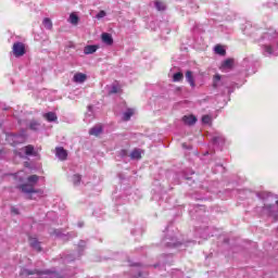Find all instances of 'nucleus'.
I'll list each match as a JSON object with an SVG mask.
<instances>
[{
	"mask_svg": "<svg viewBox=\"0 0 278 278\" xmlns=\"http://www.w3.org/2000/svg\"><path fill=\"white\" fill-rule=\"evenodd\" d=\"M12 52H13L14 58H23V55H25V53H26L25 43H23L21 41L13 43Z\"/></svg>",
	"mask_w": 278,
	"mask_h": 278,
	"instance_id": "f257e3e1",
	"label": "nucleus"
},
{
	"mask_svg": "<svg viewBox=\"0 0 278 278\" xmlns=\"http://www.w3.org/2000/svg\"><path fill=\"white\" fill-rule=\"evenodd\" d=\"M20 189L22 190V192H24L25 194H38V192H40V189H35L34 185L31 184H23L20 186Z\"/></svg>",
	"mask_w": 278,
	"mask_h": 278,
	"instance_id": "f03ea898",
	"label": "nucleus"
},
{
	"mask_svg": "<svg viewBox=\"0 0 278 278\" xmlns=\"http://www.w3.org/2000/svg\"><path fill=\"white\" fill-rule=\"evenodd\" d=\"M30 275L42 276V270H39V269L31 270V269H27V268H22L20 271V277H22V278L29 277Z\"/></svg>",
	"mask_w": 278,
	"mask_h": 278,
	"instance_id": "7ed1b4c3",
	"label": "nucleus"
},
{
	"mask_svg": "<svg viewBox=\"0 0 278 278\" xmlns=\"http://www.w3.org/2000/svg\"><path fill=\"white\" fill-rule=\"evenodd\" d=\"M29 245L37 251V253H40L42 251V247H40V241H38V238L36 237H29L28 238Z\"/></svg>",
	"mask_w": 278,
	"mask_h": 278,
	"instance_id": "20e7f679",
	"label": "nucleus"
},
{
	"mask_svg": "<svg viewBox=\"0 0 278 278\" xmlns=\"http://www.w3.org/2000/svg\"><path fill=\"white\" fill-rule=\"evenodd\" d=\"M102 134H103V126L101 124L93 126L89 130V136H96V138H98V136H101Z\"/></svg>",
	"mask_w": 278,
	"mask_h": 278,
	"instance_id": "39448f33",
	"label": "nucleus"
},
{
	"mask_svg": "<svg viewBox=\"0 0 278 278\" xmlns=\"http://www.w3.org/2000/svg\"><path fill=\"white\" fill-rule=\"evenodd\" d=\"M56 156L61 162H65L68 159V152L64 148H56L55 149Z\"/></svg>",
	"mask_w": 278,
	"mask_h": 278,
	"instance_id": "423d86ee",
	"label": "nucleus"
},
{
	"mask_svg": "<svg viewBox=\"0 0 278 278\" xmlns=\"http://www.w3.org/2000/svg\"><path fill=\"white\" fill-rule=\"evenodd\" d=\"M23 151L25 152V155H33L34 157L38 156V151H36L33 144L24 147Z\"/></svg>",
	"mask_w": 278,
	"mask_h": 278,
	"instance_id": "0eeeda50",
	"label": "nucleus"
},
{
	"mask_svg": "<svg viewBox=\"0 0 278 278\" xmlns=\"http://www.w3.org/2000/svg\"><path fill=\"white\" fill-rule=\"evenodd\" d=\"M41 275H45L41 278H62V275H60V273L51 270H41Z\"/></svg>",
	"mask_w": 278,
	"mask_h": 278,
	"instance_id": "6e6552de",
	"label": "nucleus"
},
{
	"mask_svg": "<svg viewBox=\"0 0 278 278\" xmlns=\"http://www.w3.org/2000/svg\"><path fill=\"white\" fill-rule=\"evenodd\" d=\"M101 38H102V42H104V45H109V47L114 45V39L112 38V35L110 33H103L101 35Z\"/></svg>",
	"mask_w": 278,
	"mask_h": 278,
	"instance_id": "1a4fd4ad",
	"label": "nucleus"
},
{
	"mask_svg": "<svg viewBox=\"0 0 278 278\" xmlns=\"http://www.w3.org/2000/svg\"><path fill=\"white\" fill-rule=\"evenodd\" d=\"M98 50H99V46L97 45L86 46L84 48V53L85 55H92V53H97Z\"/></svg>",
	"mask_w": 278,
	"mask_h": 278,
	"instance_id": "9d476101",
	"label": "nucleus"
},
{
	"mask_svg": "<svg viewBox=\"0 0 278 278\" xmlns=\"http://www.w3.org/2000/svg\"><path fill=\"white\" fill-rule=\"evenodd\" d=\"M86 79H88V76L84 73H76L73 77V81H75V84H84Z\"/></svg>",
	"mask_w": 278,
	"mask_h": 278,
	"instance_id": "9b49d317",
	"label": "nucleus"
},
{
	"mask_svg": "<svg viewBox=\"0 0 278 278\" xmlns=\"http://www.w3.org/2000/svg\"><path fill=\"white\" fill-rule=\"evenodd\" d=\"M130 160H142V150L135 148L130 155H129Z\"/></svg>",
	"mask_w": 278,
	"mask_h": 278,
	"instance_id": "f8f14e48",
	"label": "nucleus"
},
{
	"mask_svg": "<svg viewBox=\"0 0 278 278\" xmlns=\"http://www.w3.org/2000/svg\"><path fill=\"white\" fill-rule=\"evenodd\" d=\"M43 118H46L48 123H55V121H58V115L53 112H48L43 115Z\"/></svg>",
	"mask_w": 278,
	"mask_h": 278,
	"instance_id": "ddd939ff",
	"label": "nucleus"
},
{
	"mask_svg": "<svg viewBox=\"0 0 278 278\" xmlns=\"http://www.w3.org/2000/svg\"><path fill=\"white\" fill-rule=\"evenodd\" d=\"M182 121L186 125H194V123H197V117L194 115H185Z\"/></svg>",
	"mask_w": 278,
	"mask_h": 278,
	"instance_id": "4468645a",
	"label": "nucleus"
},
{
	"mask_svg": "<svg viewBox=\"0 0 278 278\" xmlns=\"http://www.w3.org/2000/svg\"><path fill=\"white\" fill-rule=\"evenodd\" d=\"M186 79H187L188 84H190V87L194 88L195 84H194V76H192V71L186 72Z\"/></svg>",
	"mask_w": 278,
	"mask_h": 278,
	"instance_id": "2eb2a0df",
	"label": "nucleus"
},
{
	"mask_svg": "<svg viewBox=\"0 0 278 278\" xmlns=\"http://www.w3.org/2000/svg\"><path fill=\"white\" fill-rule=\"evenodd\" d=\"M214 51L217 55H227V50L222 45H216Z\"/></svg>",
	"mask_w": 278,
	"mask_h": 278,
	"instance_id": "dca6fc26",
	"label": "nucleus"
},
{
	"mask_svg": "<svg viewBox=\"0 0 278 278\" xmlns=\"http://www.w3.org/2000/svg\"><path fill=\"white\" fill-rule=\"evenodd\" d=\"M154 5L159 12H164V10H166V4L163 1L156 0Z\"/></svg>",
	"mask_w": 278,
	"mask_h": 278,
	"instance_id": "f3484780",
	"label": "nucleus"
},
{
	"mask_svg": "<svg viewBox=\"0 0 278 278\" xmlns=\"http://www.w3.org/2000/svg\"><path fill=\"white\" fill-rule=\"evenodd\" d=\"M222 68H233V59H227L222 63Z\"/></svg>",
	"mask_w": 278,
	"mask_h": 278,
	"instance_id": "a211bd4d",
	"label": "nucleus"
},
{
	"mask_svg": "<svg viewBox=\"0 0 278 278\" xmlns=\"http://www.w3.org/2000/svg\"><path fill=\"white\" fill-rule=\"evenodd\" d=\"M40 179V177L38 175H31L27 178L28 184H30L31 186H36L38 184V180Z\"/></svg>",
	"mask_w": 278,
	"mask_h": 278,
	"instance_id": "6ab92c4d",
	"label": "nucleus"
},
{
	"mask_svg": "<svg viewBox=\"0 0 278 278\" xmlns=\"http://www.w3.org/2000/svg\"><path fill=\"white\" fill-rule=\"evenodd\" d=\"M70 23H71L72 25H78V23H79V16H77V14H75V13H72V14L70 15Z\"/></svg>",
	"mask_w": 278,
	"mask_h": 278,
	"instance_id": "aec40b11",
	"label": "nucleus"
},
{
	"mask_svg": "<svg viewBox=\"0 0 278 278\" xmlns=\"http://www.w3.org/2000/svg\"><path fill=\"white\" fill-rule=\"evenodd\" d=\"M131 116H134V109H128L123 116V121H130Z\"/></svg>",
	"mask_w": 278,
	"mask_h": 278,
	"instance_id": "412c9836",
	"label": "nucleus"
},
{
	"mask_svg": "<svg viewBox=\"0 0 278 278\" xmlns=\"http://www.w3.org/2000/svg\"><path fill=\"white\" fill-rule=\"evenodd\" d=\"M29 129H31L33 131H38L40 129V123H38L37 121H31L29 124Z\"/></svg>",
	"mask_w": 278,
	"mask_h": 278,
	"instance_id": "4be33fe9",
	"label": "nucleus"
},
{
	"mask_svg": "<svg viewBox=\"0 0 278 278\" xmlns=\"http://www.w3.org/2000/svg\"><path fill=\"white\" fill-rule=\"evenodd\" d=\"M42 23H43L46 29H53V22H51V18L46 17V18H43Z\"/></svg>",
	"mask_w": 278,
	"mask_h": 278,
	"instance_id": "5701e85b",
	"label": "nucleus"
},
{
	"mask_svg": "<svg viewBox=\"0 0 278 278\" xmlns=\"http://www.w3.org/2000/svg\"><path fill=\"white\" fill-rule=\"evenodd\" d=\"M173 81L177 83V81H184V73L178 72L176 74L173 75Z\"/></svg>",
	"mask_w": 278,
	"mask_h": 278,
	"instance_id": "b1692460",
	"label": "nucleus"
},
{
	"mask_svg": "<svg viewBox=\"0 0 278 278\" xmlns=\"http://www.w3.org/2000/svg\"><path fill=\"white\" fill-rule=\"evenodd\" d=\"M73 184L74 186H79L81 184V175L75 174L73 176Z\"/></svg>",
	"mask_w": 278,
	"mask_h": 278,
	"instance_id": "393cba45",
	"label": "nucleus"
},
{
	"mask_svg": "<svg viewBox=\"0 0 278 278\" xmlns=\"http://www.w3.org/2000/svg\"><path fill=\"white\" fill-rule=\"evenodd\" d=\"M218 81H220V75H219V74H216V75L213 77V88H218Z\"/></svg>",
	"mask_w": 278,
	"mask_h": 278,
	"instance_id": "a878e982",
	"label": "nucleus"
},
{
	"mask_svg": "<svg viewBox=\"0 0 278 278\" xmlns=\"http://www.w3.org/2000/svg\"><path fill=\"white\" fill-rule=\"evenodd\" d=\"M129 155V151L123 149L119 151V157H127Z\"/></svg>",
	"mask_w": 278,
	"mask_h": 278,
	"instance_id": "bb28decb",
	"label": "nucleus"
},
{
	"mask_svg": "<svg viewBox=\"0 0 278 278\" xmlns=\"http://www.w3.org/2000/svg\"><path fill=\"white\" fill-rule=\"evenodd\" d=\"M210 121H212V118L210 117V115H204L202 117V123H205V125L210 124Z\"/></svg>",
	"mask_w": 278,
	"mask_h": 278,
	"instance_id": "cd10ccee",
	"label": "nucleus"
},
{
	"mask_svg": "<svg viewBox=\"0 0 278 278\" xmlns=\"http://www.w3.org/2000/svg\"><path fill=\"white\" fill-rule=\"evenodd\" d=\"M110 94H118V87L113 86L111 91H110Z\"/></svg>",
	"mask_w": 278,
	"mask_h": 278,
	"instance_id": "c85d7f7f",
	"label": "nucleus"
},
{
	"mask_svg": "<svg viewBox=\"0 0 278 278\" xmlns=\"http://www.w3.org/2000/svg\"><path fill=\"white\" fill-rule=\"evenodd\" d=\"M104 16H106V13L103 10L97 14V18H104Z\"/></svg>",
	"mask_w": 278,
	"mask_h": 278,
	"instance_id": "c756f323",
	"label": "nucleus"
},
{
	"mask_svg": "<svg viewBox=\"0 0 278 278\" xmlns=\"http://www.w3.org/2000/svg\"><path fill=\"white\" fill-rule=\"evenodd\" d=\"M265 50H266L267 53L273 54V47L271 46H266Z\"/></svg>",
	"mask_w": 278,
	"mask_h": 278,
	"instance_id": "7c9ffc66",
	"label": "nucleus"
},
{
	"mask_svg": "<svg viewBox=\"0 0 278 278\" xmlns=\"http://www.w3.org/2000/svg\"><path fill=\"white\" fill-rule=\"evenodd\" d=\"M13 212H14L15 214H17V213H16V210H13Z\"/></svg>",
	"mask_w": 278,
	"mask_h": 278,
	"instance_id": "2f4dec72",
	"label": "nucleus"
}]
</instances>
